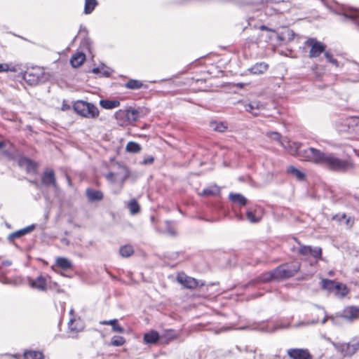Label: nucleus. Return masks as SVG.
Returning a JSON list of instances; mask_svg holds the SVG:
<instances>
[{"label": "nucleus", "mask_w": 359, "mask_h": 359, "mask_svg": "<svg viewBox=\"0 0 359 359\" xmlns=\"http://www.w3.org/2000/svg\"><path fill=\"white\" fill-rule=\"evenodd\" d=\"M302 157L310 161L336 172H345L353 168L352 163L338 158L335 154L325 152L313 147H309L303 152Z\"/></svg>", "instance_id": "1"}, {"label": "nucleus", "mask_w": 359, "mask_h": 359, "mask_svg": "<svg viewBox=\"0 0 359 359\" xmlns=\"http://www.w3.org/2000/svg\"><path fill=\"white\" fill-rule=\"evenodd\" d=\"M73 108L76 114L87 118H95L100 114L95 105L83 100L76 101L74 104Z\"/></svg>", "instance_id": "2"}, {"label": "nucleus", "mask_w": 359, "mask_h": 359, "mask_svg": "<svg viewBox=\"0 0 359 359\" xmlns=\"http://www.w3.org/2000/svg\"><path fill=\"white\" fill-rule=\"evenodd\" d=\"M340 318L345 319L348 322H353L359 319V306H348L344 307L341 312L331 316L330 320L334 323H337Z\"/></svg>", "instance_id": "3"}, {"label": "nucleus", "mask_w": 359, "mask_h": 359, "mask_svg": "<svg viewBox=\"0 0 359 359\" xmlns=\"http://www.w3.org/2000/svg\"><path fill=\"white\" fill-rule=\"evenodd\" d=\"M300 268L298 262H292L278 266L274 269L277 280L290 278L296 274Z\"/></svg>", "instance_id": "4"}, {"label": "nucleus", "mask_w": 359, "mask_h": 359, "mask_svg": "<svg viewBox=\"0 0 359 359\" xmlns=\"http://www.w3.org/2000/svg\"><path fill=\"white\" fill-rule=\"evenodd\" d=\"M130 172L128 168L123 165H118L117 170L109 172L105 175L106 179L111 183H120L121 187H123L125 181L128 178Z\"/></svg>", "instance_id": "5"}, {"label": "nucleus", "mask_w": 359, "mask_h": 359, "mask_svg": "<svg viewBox=\"0 0 359 359\" xmlns=\"http://www.w3.org/2000/svg\"><path fill=\"white\" fill-rule=\"evenodd\" d=\"M305 45L310 48L309 56L311 58L317 57L325 52L326 46L315 38H309L305 41Z\"/></svg>", "instance_id": "6"}, {"label": "nucleus", "mask_w": 359, "mask_h": 359, "mask_svg": "<svg viewBox=\"0 0 359 359\" xmlns=\"http://www.w3.org/2000/svg\"><path fill=\"white\" fill-rule=\"evenodd\" d=\"M177 280L179 283L188 289H195L198 286L201 287L204 285V283L203 281L198 280L183 273H178Z\"/></svg>", "instance_id": "7"}, {"label": "nucleus", "mask_w": 359, "mask_h": 359, "mask_svg": "<svg viewBox=\"0 0 359 359\" xmlns=\"http://www.w3.org/2000/svg\"><path fill=\"white\" fill-rule=\"evenodd\" d=\"M280 145L287 149L290 154L298 156L302 160L305 161V159L302 157L303 152L305 150L299 151L301 147V144L299 142H291L288 139L284 138L283 142H280Z\"/></svg>", "instance_id": "8"}, {"label": "nucleus", "mask_w": 359, "mask_h": 359, "mask_svg": "<svg viewBox=\"0 0 359 359\" xmlns=\"http://www.w3.org/2000/svg\"><path fill=\"white\" fill-rule=\"evenodd\" d=\"M298 253L303 256H311L319 259L322 256V249L319 247L313 248L309 245H300L298 248Z\"/></svg>", "instance_id": "9"}, {"label": "nucleus", "mask_w": 359, "mask_h": 359, "mask_svg": "<svg viewBox=\"0 0 359 359\" xmlns=\"http://www.w3.org/2000/svg\"><path fill=\"white\" fill-rule=\"evenodd\" d=\"M291 359H312L313 357L307 349L290 348L287 351Z\"/></svg>", "instance_id": "10"}, {"label": "nucleus", "mask_w": 359, "mask_h": 359, "mask_svg": "<svg viewBox=\"0 0 359 359\" xmlns=\"http://www.w3.org/2000/svg\"><path fill=\"white\" fill-rule=\"evenodd\" d=\"M41 182L45 186L57 187L55 172L53 169L47 168L44 170L41 177Z\"/></svg>", "instance_id": "11"}, {"label": "nucleus", "mask_w": 359, "mask_h": 359, "mask_svg": "<svg viewBox=\"0 0 359 359\" xmlns=\"http://www.w3.org/2000/svg\"><path fill=\"white\" fill-rule=\"evenodd\" d=\"M29 285L34 289L40 291H45L47 289V278L43 276H39L36 279H28Z\"/></svg>", "instance_id": "12"}, {"label": "nucleus", "mask_w": 359, "mask_h": 359, "mask_svg": "<svg viewBox=\"0 0 359 359\" xmlns=\"http://www.w3.org/2000/svg\"><path fill=\"white\" fill-rule=\"evenodd\" d=\"M341 15L346 20H350L359 27V11L352 8H344Z\"/></svg>", "instance_id": "13"}, {"label": "nucleus", "mask_w": 359, "mask_h": 359, "mask_svg": "<svg viewBox=\"0 0 359 359\" xmlns=\"http://www.w3.org/2000/svg\"><path fill=\"white\" fill-rule=\"evenodd\" d=\"M19 165L25 168L27 172H34L37 168V164L31 159L25 157H22L18 161Z\"/></svg>", "instance_id": "14"}, {"label": "nucleus", "mask_w": 359, "mask_h": 359, "mask_svg": "<svg viewBox=\"0 0 359 359\" xmlns=\"http://www.w3.org/2000/svg\"><path fill=\"white\" fill-rule=\"evenodd\" d=\"M263 215V210L262 208L255 209L254 210L249 209L246 212V217L251 223L259 222Z\"/></svg>", "instance_id": "15"}, {"label": "nucleus", "mask_w": 359, "mask_h": 359, "mask_svg": "<svg viewBox=\"0 0 359 359\" xmlns=\"http://www.w3.org/2000/svg\"><path fill=\"white\" fill-rule=\"evenodd\" d=\"M126 121L128 123L137 121L141 117L140 109L130 107L126 109Z\"/></svg>", "instance_id": "16"}, {"label": "nucleus", "mask_w": 359, "mask_h": 359, "mask_svg": "<svg viewBox=\"0 0 359 359\" xmlns=\"http://www.w3.org/2000/svg\"><path fill=\"white\" fill-rule=\"evenodd\" d=\"M86 196L90 201H99L103 198V194L100 191L87 189Z\"/></svg>", "instance_id": "17"}, {"label": "nucleus", "mask_w": 359, "mask_h": 359, "mask_svg": "<svg viewBox=\"0 0 359 359\" xmlns=\"http://www.w3.org/2000/svg\"><path fill=\"white\" fill-rule=\"evenodd\" d=\"M86 60V55L83 53H77L72 55L70 63L74 68L81 66Z\"/></svg>", "instance_id": "18"}, {"label": "nucleus", "mask_w": 359, "mask_h": 359, "mask_svg": "<svg viewBox=\"0 0 359 359\" xmlns=\"http://www.w3.org/2000/svg\"><path fill=\"white\" fill-rule=\"evenodd\" d=\"M359 349V343H348L344 344L342 348V352L344 355H351L354 354Z\"/></svg>", "instance_id": "19"}, {"label": "nucleus", "mask_w": 359, "mask_h": 359, "mask_svg": "<svg viewBox=\"0 0 359 359\" xmlns=\"http://www.w3.org/2000/svg\"><path fill=\"white\" fill-rule=\"evenodd\" d=\"M268 69V65L264 62L256 63L249 70L254 74H264Z\"/></svg>", "instance_id": "20"}, {"label": "nucleus", "mask_w": 359, "mask_h": 359, "mask_svg": "<svg viewBox=\"0 0 359 359\" xmlns=\"http://www.w3.org/2000/svg\"><path fill=\"white\" fill-rule=\"evenodd\" d=\"M100 104L102 107L107 109H112L118 107L120 105V102L116 100H101Z\"/></svg>", "instance_id": "21"}, {"label": "nucleus", "mask_w": 359, "mask_h": 359, "mask_svg": "<svg viewBox=\"0 0 359 359\" xmlns=\"http://www.w3.org/2000/svg\"><path fill=\"white\" fill-rule=\"evenodd\" d=\"M229 197L232 202L238 203L241 205H245L248 202L245 197H244L242 194H240L231 193Z\"/></svg>", "instance_id": "22"}, {"label": "nucleus", "mask_w": 359, "mask_h": 359, "mask_svg": "<svg viewBox=\"0 0 359 359\" xmlns=\"http://www.w3.org/2000/svg\"><path fill=\"white\" fill-rule=\"evenodd\" d=\"M220 193V189L219 187L214 185L205 188L200 194L201 196H216Z\"/></svg>", "instance_id": "23"}, {"label": "nucleus", "mask_w": 359, "mask_h": 359, "mask_svg": "<svg viewBox=\"0 0 359 359\" xmlns=\"http://www.w3.org/2000/svg\"><path fill=\"white\" fill-rule=\"evenodd\" d=\"M158 338V333L156 331H151L150 332L146 333L144 336V339L147 344L155 343Z\"/></svg>", "instance_id": "24"}, {"label": "nucleus", "mask_w": 359, "mask_h": 359, "mask_svg": "<svg viewBox=\"0 0 359 359\" xmlns=\"http://www.w3.org/2000/svg\"><path fill=\"white\" fill-rule=\"evenodd\" d=\"M118 320L116 319H113L110 320H104L100 322L102 325H110L112 327V330L114 332L122 333L123 332V329L117 323Z\"/></svg>", "instance_id": "25"}, {"label": "nucleus", "mask_w": 359, "mask_h": 359, "mask_svg": "<svg viewBox=\"0 0 359 359\" xmlns=\"http://www.w3.org/2000/svg\"><path fill=\"white\" fill-rule=\"evenodd\" d=\"M287 172L297 178L298 180H303L305 177V175L293 166L287 168Z\"/></svg>", "instance_id": "26"}, {"label": "nucleus", "mask_w": 359, "mask_h": 359, "mask_svg": "<svg viewBox=\"0 0 359 359\" xmlns=\"http://www.w3.org/2000/svg\"><path fill=\"white\" fill-rule=\"evenodd\" d=\"M335 290L336 294L340 297H344L349 292L346 285L339 283H337Z\"/></svg>", "instance_id": "27"}, {"label": "nucleus", "mask_w": 359, "mask_h": 359, "mask_svg": "<svg viewBox=\"0 0 359 359\" xmlns=\"http://www.w3.org/2000/svg\"><path fill=\"white\" fill-rule=\"evenodd\" d=\"M68 327L71 331L79 332L82 330L80 320H76L74 318H71L69 320V322L68 323Z\"/></svg>", "instance_id": "28"}, {"label": "nucleus", "mask_w": 359, "mask_h": 359, "mask_svg": "<svg viewBox=\"0 0 359 359\" xmlns=\"http://www.w3.org/2000/svg\"><path fill=\"white\" fill-rule=\"evenodd\" d=\"M115 118L118 121L119 124L126 125L128 123L126 121V110L120 109L115 113Z\"/></svg>", "instance_id": "29"}, {"label": "nucleus", "mask_w": 359, "mask_h": 359, "mask_svg": "<svg viewBox=\"0 0 359 359\" xmlns=\"http://www.w3.org/2000/svg\"><path fill=\"white\" fill-rule=\"evenodd\" d=\"M24 359H43V354L41 352L35 351H25Z\"/></svg>", "instance_id": "30"}, {"label": "nucleus", "mask_w": 359, "mask_h": 359, "mask_svg": "<svg viewBox=\"0 0 359 359\" xmlns=\"http://www.w3.org/2000/svg\"><path fill=\"white\" fill-rule=\"evenodd\" d=\"M120 255L123 257H128L133 254L134 250L131 245H126L121 247L119 250Z\"/></svg>", "instance_id": "31"}, {"label": "nucleus", "mask_w": 359, "mask_h": 359, "mask_svg": "<svg viewBox=\"0 0 359 359\" xmlns=\"http://www.w3.org/2000/svg\"><path fill=\"white\" fill-rule=\"evenodd\" d=\"M126 150L130 153H138L141 150V147L137 142H129L126 147Z\"/></svg>", "instance_id": "32"}, {"label": "nucleus", "mask_w": 359, "mask_h": 359, "mask_svg": "<svg viewBox=\"0 0 359 359\" xmlns=\"http://www.w3.org/2000/svg\"><path fill=\"white\" fill-rule=\"evenodd\" d=\"M56 263L58 266L63 269H67L72 267L71 262L65 257H58L56 259Z\"/></svg>", "instance_id": "33"}, {"label": "nucleus", "mask_w": 359, "mask_h": 359, "mask_svg": "<svg viewBox=\"0 0 359 359\" xmlns=\"http://www.w3.org/2000/svg\"><path fill=\"white\" fill-rule=\"evenodd\" d=\"M97 5L96 0H85L84 13L90 14Z\"/></svg>", "instance_id": "34"}, {"label": "nucleus", "mask_w": 359, "mask_h": 359, "mask_svg": "<svg viewBox=\"0 0 359 359\" xmlns=\"http://www.w3.org/2000/svg\"><path fill=\"white\" fill-rule=\"evenodd\" d=\"M210 127L212 130L217 132H224L227 128L226 126L222 122L212 121L210 123Z\"/></svg>", "instance_id": "35"}, {"label": "nucleus", "mask_w": 359, "mask_h": 359, "mask_svg": "<svg viewBox=\"0 0 359 359\" xmlns=\"http://www.w3.org/2000/svg\"><path fill=\"white\" fill-rule=\"evenodd\" d=\"M245 110L254 116H257L258 113L256 111L259 109V104L256 102H251L245 106Z\"/></svg>", "instance_id": "36"}, {"label": "nucleus", "mask_w": 359, "mask_h": 359, "mask_svg": "<svg viewBox=\"0 0 359 359\" xmlns=\"http://www.w3.org/2000/svg\"><path fill=\"white\" fill-rule=\"evenodd\" d=\"M259 278L261 281L264 283L269 282L271 280H277L274 273V270L262 274Z\"/></svg>", "instance_id": "37"}, {"label": "nucleus", "mask_w": 359, "mask_h": 359, "mask_svg": "<svg viewBox=\"0 0 359 359\" xmlns=\"http://www.w3.org/2000/svg\"><path fill=\"white\" fill-rule=\"evenodd\" d=\"M128 208L132 215L137 214L140 211V205L135 199L129 202Z\"/></svg>", "instance_id": "38"}, {"label": "nucleus", "mask_w": 359, "mask_h": 359, "mask_svg": "<svg viewBox=\"0 0 359 359\" xmlns=\"http://www.w3.org/2000/svg\"><path fill=\"white\" fill-rule=\"evenodd\" d=\"M337 285V283H336L333 280H331L324 279L322 280V287L324 289H326L328 290H332L334 289L335 290Z\"/></svg>", "instance_id": "39"}, {"label": "nucleus", "mask_w": 359, "mask_h": 359, "mask_svg": "<svg viewBox=\"0 0 359 359\" xmlns=\"http://www.w3.org/2000/svg\"><path fill=\"white\" fill-rule=\"evenodd\" d=\"M24 77L25 79L31 85L36 84L39 81V77L35 76L32 72H26Z\"/></svg>", "instance_id": "40"}, {"label": "nucleus", "mask_w": 359, "mask_h": 359, "mask_svg": "<svg viewBox=\"0 0 359 359\" xmlns=\"http://www.w3.org/2000/svg\"><path fill=\"white\" fill-rule=\"evenodd\" d=\"M142 83L137 80H130L126 83V87L130 89H138L141 88Z\"/></svg>", "instance_id": "41"}, {"label": "nucleus", "mask_w": 359, "mask_h": 359, "mask_svg": "<svg viewBox=\"0 0 359 359\" xmlns=\"http://www.w3.org/2000/svg\"><path fill=\"white\" fill-rule=\"evenodd\" d=\"M16 71L17 69L14 66H10L6 63L0 64V73L6 72H15Z\"/></svg>", "instance_id": "42"}, {"label": "nucleus", "mask_w": 359, "mask_h": 359, "mask_svg": "<svg viewBox=\"0 0 359 359\" xmlns=\"http://www.w3.org/2000/svg\"><path fill=\"white\" fill-rule=\"evenodd\" d=\"M266 135L280 144V142H283V140L281 139V135L277 132H267Z\"/></svg>", "instance_id": "43"}, {"label": "nucleus", "mask_w": 359, "mask_h": 359, "mask_svg": "<svg viewBox=\"0 0 359 359\" xmlns=\"http://www.w3.org/2000/svg\"><path fill=\"white\" fill-rule=\"evenodd\" d=\"M324 55L327 62L331 63L332 65L339 67L338 61L333 57L332 54L329 51H325Z\"/></svg>", "instance_id": "44"}, {"label": "nucleus", "mask_w": 359, "mask_h": 359, "mask_svg": "<svg viewBox=\"0 0 359 359\" xmlns=\"http://www.w3.org/2000/svg\"><path fill=\"white\" fill-rule=\"evenodd\" d=\"M125 343V339L123 337L116 336L114 337L111 339V345L114 346H122Z\"/></svg>", "instance_id": "45"}, {"label": "nucleus", "mask_w": 359, "mask_h": 359, "mask_svg": "<svg viewBox=\"0 0 359 359\" xmlns=\"http://www.w3.org/2000/svg\"><path fill=\"white\" fill-rule=\"evenodd\" d=\"M25 235V232H24V229H20L16 232H14L13 233H11L10 236H9V238L10 239H14V238H20V236H22Z\"/></svg>", "instance_id": "46"}, {"label": "nucleus", "mask_w": 359, "mask_h": 359, "mask_svg": "<svg viewBox=\"0 0 359 359\" xmlns=\"http://www.w3.org/2000/svg\"><path fill=\"white\" fill-rule=\"evenodd\" d=\"M90 40L88 38H85L81 41V46L88 49L89 51H90Z\"/></svg>", "instance_id": "47"}, {"label": "nucleus", "mask_w": 359, "mask_h": 359, "mask_svg": "<svg viewBox=\"0 0 359 359\" xmlns=\"http://www.w3.org/2000/svg\"><path fill=\"white\" fill-rule=\"evenodd\" d=\"M154 161V157L152 156H149L144 158V160L142 161V164H144V165L151 164V163H153Z\"/></svg>", "instance_id": "48"}, {"label": "nucleus", "mask_w": 359, "mask_h": 359, "mask_svg": "<svg viewBox=\"0 0 359 359\" xmlns=\"http://www.w3.org/2000/svg\"><path fill=\"white\" fill-rule=\"evenodd\" d=\"M23 229H24L25 233L27 234V233L32 231L34 229V226L30 225V226H28L24 228Z\"/></svg>", "instance_id": "49"}, {"label": "nucleus", "mask_w": 359, "mask_h": 359, "mask_svg": "<svg viewBox=\"0 0 359 359\" xmlns=\"http://www.w3.org/2000/svg\"><path fill=\"white\" fill-rule=\"evenodd\" d=\"M23 229H24L25 233L27 234V233L32 231L34 229V226L30 225V226H28L24 228Z\"/></svg>", "instance_id": "50"}, {"label": "nucleus", "mask_w": 359, "mask_h": 359, "mask_svg": "<svg viewBox=\"0 0 359 359\" xmlns=\"http://www.w3.org/2000/svg\"><path fill=\"white\" fill-rule=\"evenodd\" d=\"M353 222L351 219V218H348L346 219V225L348 227H351L353 225Z\"/></svg>", "instance_id": "51"}, {"label": "nucleus", "mask_w": 359, "mask_h": 359, "mask_svg": "<svg viewBox=\"0 0 359 359\" xmlns=\"http://www.w3.org/2000/svg\"><path fill=\"white\" fill-rule=\"evenodd\" d=\"M57 287H59V286L56 283H50L49 285V287L50 289H54V290H55Z\"/></svg>", "instance_id": "52"}, {"label": "nucleus", "mask_w": 359, "mask_h": 359, "mask_svg": "<svg viewBox=\"0 0 359 359\" xmlns=\"http://www.w3.org/2000/svg\"><path fill=\"white\" fill-rule=\"evenodd\" d=\"M168 234H170V236H175V230H173L172 229H168Z\"/></svg>", "instance_id": "53"}, {"label": "nucleus", "mask_w": 359, "mask_h": 359, "mask_svg": "<svg viewBox=\"0 0 359 359\" xmlns=\"http://www.w3.org/2000/svg\"><path fill=\"white\" fill-rule=\"evenodd\" d=\"M330 317H331V316H330V317H327V316H325V317L323 319V320L321 321V323H322L323 325H324L328 319H330Z\"/></svg>", "instance_id": "54"}, {"label": "nucleus", "mask_w": 359, "mask_h": 359, "mask_svg": "<svg viewBox=\"0 0 359 359\" xmlns=\"http://www.w3.org/2000/svg\"><path fill=\"white\" fill-rule=\"evenodd\" d=\"M30 182H31L32 184H33L34 185H35L36 187H39V183H38V182H36L30 181Z\"/></svg>", "instance_id": "55"}, {"label": "nucleus", "mask_w": 359, "mask_h": 359, "mask_svg": "<svg viewBox=\"0 0 359 359\" xmlns=\"http://www.w3.org/2000/svg\"><path fill=\"white\" fill-rule=\"evenodd\" d=\"M67 182H68L69 186H72V181H71L70 178L68 176H67Z\"/></svg>", "instance_id": "56"}, {"label": "nucleus", "mask_w": 359, "mask_h": 359, "mask_svg": "<svg viewBox=\"0 0 359 359\" xmlns=\"http://www.w3.org/2000/svg\"><path fill=\"white\" fill-rule=\"evenodd\" d=\"M55 290L57 291V292L58 293H61L63 292V290L62 289L60 288V287H57Z\"/></svg>", "instance_id": "57"}, {"label": "nucleus", "mask_w": 359, "mask_h": 359, "mask_svg": "<svg viewBox=\"0 0 359 359\" xmlns=\"http://www.w3.org/2000/svg\"><path fill=\"white\" fill-rule=\"evenodd\" d=\"M92 72L95 74H97L99 72V69L98 68H94Z\"/></svg>", "instance_id": "58"}, {"label": "nucleus", "mask_w": 359, "mask_h": 359, "mask_svg": "<svg viewBox=\"0 0 359 359\" xmlns=\"http://www.w3.org/2000/svg\"><path fill=\"white\" fill-rule=\"evenodd\" d=\"M300 325H309V323H299V325H297L296 327H299Z\"/></svg>", "instance_id": "59"}, {"label": "nucleus", "mask_w": 359, "mask_h": 359, "mask_svg": "<svg viewBox=\"0 0 359 359\" xmlns=\"http://www.w3.org/2000/svg\"><path fill=\"white\" fill-rule=\"evenodd\" d=\"M5 146V143L2 141H0V149L3 148Z\"/></svg>", "instance_id": "60"}, {"label": "nucleus", "mask_w": 359, "mask_h": 359, "mask_svg": "<svg viewBox=\"0 0 359 359\" xmlns=\"http://www.w3.org/2000/svg\"><path fill=\"white\" fill-rule=\"evenodd\" d=\"M341 219H346V216L345 214H343L341 216Z\"/></svg>", "instance_id": "61"}, {"label": "nucleus", "mask_w": 359, "mask_h": 359, "mask_svg": "<svg viewBox=\"0 0 359 359\" xmlns=\"http://www.w3.org/2000/svg\"><path fill=\"white\" fill-rule=\"evenodd\" d=\"M168 336L170 338H173L174 337V336L171 334V332L168 334Z\"/></svg>", "instance_id": "62"}, {"label": "nucleus", "mask_w": 359, "mask_h": 359, "mask_svg": "<svg viewBox=\"0 0 359 359\" xmlns=\"http://www.w3.org/2000/svg\"><path fill=\"white\" fill-rule=\"evenodd\" d=\"M238 86H239L240 87H243L244 86L243 83H238Z\"/></svg>", "instance_id": "63"}, {"label": "nucleus", "mask_w": 359, "mask_h": 359, "mask_svg": "<svg viewBox=\"0 0 359 359\" xmlns=\"http://www.w3.org/2000/svg\"><path fill=\"white\" fill-rule=\"evenodd\" d=\"M261 29H266V27L265 26H262V27H261Z\"/></svg>", "instance_id": "64"}]
</instances>
